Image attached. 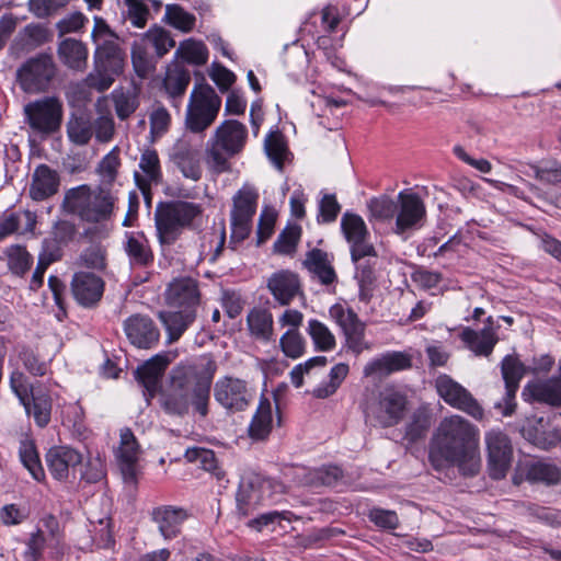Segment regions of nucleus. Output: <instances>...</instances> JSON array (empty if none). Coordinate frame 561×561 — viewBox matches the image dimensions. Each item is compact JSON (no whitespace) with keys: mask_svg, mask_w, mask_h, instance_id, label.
Segmentation results:
<instances>
[{"mask_svg":"<svg viewBox=\"0 0 561 561\" xmlns=\"http://www.w3.org/2000/svg\"><path fill=\"white\" fill-rule=\"evenodd\" d=\"M430 461L436 469L457 467L463 476H474L481 468L480 431L465 417H444L431 442Z\"/></svg>","mask_w":561,"mask_h":561,"instance_id":"1","label":"nucleus"},{"mask_svg":"<svg viewBox=\"0 0 561 561\" xmlns=\"http://www.w3.org/2000/svg\"><path fill=\"white\" fill-rule=\"evenodd\" d=\"M216 368L210 358L205 364L183 363L174 367L170 387L160 398L162 409L168 414L183 416L193 405L202 416H206Z\"/></svg>","mask_w":561,"mask_h":561,"instance_id":"2","label":"nucleus"},{"mask_svg":"<svg viewBox=\"0 0 561 561\" xmlns=\"http://www.w3.org/2000/svg\"><path fill=\"white\" fill-rule=\"evenodd\" d=\"M91 41L94 45L93 69L84 82L99 92L108 90L116 78L123 75L126 66V51L119 36L101 16L93 18Z\"/></svg>","mask_w":561,"mask_h":561,"instance_id":"3","label":"nucleus"},{"mask_svg":"<svg viewBox=\"0 0 561 561\" xmlns=\"http://www.w3.org/2000/svg\"><path fill=\"white\" fill-rule=\"evenodd\" d=\"M341 230L350 245L351 259L356 265L359 298L367 301L371 297L373 271L363 261L370 263L371 259L377 257L376 249L370 242V233L364 219L359 215L348 211L341 218Z\"/></svg>","mask_w":561,"mask_h":561,"instance_id":"4","label":"nucleus"},{"mask_svg":"<svg viewBox=\"0 0 561 561\" xmlns=\"http://www.w3.org/2000/svg\"><path fill=\"white\" fill-rule=\"evenodd\" d=\"M117 201V195L105 185L93 188L82 184L66 192L62 205L83 221L101 224L112 219Z\"/></svg>","mask_w":561,"mask_h":561,"instance_id":"5","label":"nucleus"},{"mask_svg":"<svg viewBox=\"0 0 561 561\" xmlns=\"http://www.w3.org/2000/svg\"><path fill=\"white\" fill-rule=\"evenodd\" d=\"M248 141L247 126L237 119H226L214 130L206 150L207 164L217 174L230 170L229 158L241 153Z\"/></svg>","mask_w":561,"mask_h":561,"instance_id":"6","label":"nucleus"},{"mask_svg":"<svg viewBox=\"0 0 561 561\" xmlns=\"http://www.w3.org/2000/svg\"><path fill=\"white\" fill-rule=\"evenodd\" d=\"M201 214V206L191 202L173 201L159 205L154 211V222L160 244H173Z\"/></svg>","mask_w":561,"mask_h":561,"instance_id":"7","label":"nucleus"},{"mask_svg":"<svg viewBox=\"0 0 561 561\" xmlns=\"http://www.w3.org/2000/svg\"><path fill=\"white\" fill-rule=\"evenodd\" d=\"M221 108V98L207 83L195 84L185 111V129L193 134H204L217 119Z\"/></svg>","mask_w":561,"mask_h":561,"instance_id":"8","label":"nucleus"},{"mask_svg":"<svg viewBox=\"0 0 561 561\" xmlns=\"http://www.w3.org/2000/svg\"><path fill=\"white\" fill-rule=\"evenodd\" d=\"M408 408L407 397L399 390L386 387L364 404L366 422L382 428L398 425Z\"/></svg>","mask_w":561,"mask_h":561,"instance_id":"9","label":"nucleus"},{"mask_svg":"<svg viewBox=\"0 0 561 561\" xmlns=\"http://www.w3.org/2000/svg\"><path fill=\"white\" fill-rule=\"evenodd\" d=\"M259 192L249 183L243 184L233 195L230 210L231 242H242L249 237Z\"/></svg>","mask_w":561,"mask_h":561,"instance_id":"10","label":"nucleus"},{"mask_svg":"<svg viewBox=\"0 0 561 561\" xmlns=\"http://www.w3.org/2000/svg\"><path fill=\"white\" fill-rule=\"evenodd\" d=\"M12 391L28 415L34 417L39 427L46 426L50 421L51 399L49 394L39 389H34L26 376L21 371H13L10 378Z\"/></svg>","mask_w":561,"mask_h":561,"instance_id":"11","label":"nucleus"},{"mask_svg":"<svg viewBox=\"0 0 561 561\" xmlns=\"http://www.w3.org/2000/svg\"><path fill=\"white\" fill-rule=\"evenodd\" d=\"M57 67L48 54L27 59L16 70V82L25 93L37 94L48 90Z\"/></svg>","mask_w":561,"mask_h":561,"instance_id":"12","label":"nucleus"},{"mask_svg":"<svg viewBox=\"0 0 561 561\" xmlns=\"http://www.w3.org/2000/svg\"><path fill=\"white\" fill-rule=\"evenodd\" d=\"M62 102L56 96H44L24 106L25 122L36 133L51 134L62 121Z\"/></svg>","mask_w":561,"mask_h":561,"instance_id":"13","label":"nucleus"},{"mask_svg":"<svg viewBox=\"0 0 561 561\" xmlns=\"http://www.w3.org/2000/svg\"><path fill=\"white\" fill-rule=\"evenodd\" d=\"M170 161L187 180L197 182L203 176L202 142L183 135L171 148Z\"/></svg>","mask_w":561,"mask_h":561,"instance_id":"14","label":"nucleus"},{"mask_svg":"<svg viewBox=\"0 0 561 561\" xmlns=\"http://www.w3.org/2000/svg\"><path fill=\"white\" fill-rule=\"evenodd\" d=\"M214 398L227 412L236 413L249 408L253 401L254 391L245 380L224 376L215 382Z\"/></svg>","mask_w":561,"mask_h":561,"instance_id":"15","label":"nucleus"},{"mask_svg":"<svg viewBox=\"0 0 561 561\" xmlns=\"http://www.w3.org/2000/svg\"><path fill=\"white\" fill-rule=\"evenodd\" d=\"M329 316L341 328L346 345L353 353L358 355L370 348L365 341V323L353 309L343 304H335L330 307Z\"/></svg>","mask_w":561,"mask_h":561,"instance_id":"16","label":"nucleus"},{"mask_svg":"<svg viewBox=\"0 0 561 561\" xmlns=\"http://www.w3.org/2000/svg\"><path fill=\"white\" fill-rule=\"evenodd\" d=\"M438 396L450 407L460 410L476 420H482L483 409L472 394L448 375H439L435 380Z\"/></svg>","mask_w":561,"mask_h":561,"instance_id":"17","label":"nucleus"},{"mask_svg":"<svg viewBox=\"0 0 561 561\" xmlns=\"http://www.w3.org/2000/svg\"><path fill=\"white\" fill-rule=\"evenodd\" d=\"M397 198L398 210L394 217L393 232L401 236L407 231L422 227L426 216V208L422 198L416 193L409 191L400 192Z\"/></svg>","mask_w":561,"mask_h":561,"instance_id":"18","label":"nucleus"},{"mask_svg":"<svg viewBox=\"0 0 561 561\" xmlns=\"http://www.w3.org/2000/svg\"><path fill=\"white\" fill-rule=\"evenodd\" d=\"M490 476L493 479L505 477L512 460V445L506 434L491 430L485 434Z\"/></svg>","mask_w":561,"mask_h":561,"instance_id":"19","label":"nucleus"},{"mask_svg":"<svg viewBox=\"0 0 561 561\" xmlns=\"http://www.w3.org/2000/svg\"><path fill=\"white\" fill-rule=\"evenodd\" d=\"M525 371V366L512 355L505 356L502 360V376L506 393L501 402L495 403L494 408L500 410L504 416H510L515 411V394Z\"/></svg>","mask_w":561,"mask_h":561,"instance_id":"20","label":"nucleus"},{"mask_svg":"<svg viewBox=\"0 0 561 561\" xmlns=\"http://www.w3.org/2000/svg\"><path fill=\"white\" fill-rule=\"evenodd\" d=\"M123 327L128 341L138 348L148 350L159 342V329L148 316L131 314L124 321Z\"/></svg>","mask_w":561,"mask_h":561,"instance_id":"21","label":"nucleus"},{"mask_svg":"<svg viewBox=\"0 0 561 561\" xmlns=\"http://www.w3.org/2000/svg\"><path fill=\"white\" fill-rule=\"evenodd\" d=\"M164 300L169 307L196 311L201 300L197 282L192 277L174 278L164 291Z\"/></svg>","mask_w":561,"mask_h":561,"instance_id":"22","label":"nucleus"},{"mask_svg":"<svg viewBox=\"0 0 561 561\" xmlns=\"http://www.w3.org/2000/svg\"><path fill=\"white\" fill-rule=\"evenodd\" d=\"M273 486L270 479L259 476L243 478L237 492V506L242 515H248L256 505L271 496L268 492Z\"/></svg>","mask_w":561,"mask_h":561,"instance_id":"23","label":"nucleus"},{"mask_svg":"<svg viewBox=\"0 0 561 561\" xmlns=\"http://www.w3.org/2000/svg\"><path fill=\"white\" fill-rule=\"evenodd\" d=\"M410 355L403 352H387L368 360L363 368V375L367 378L382 379L391 374L411 367Z\"/></svg>","mask_w":561,"mask_h":561,"instance_id":"24","label":"nucleus"},{"mask_svg":"<svg viewBox=\"0 0 561 561\" xmlns=\"http://www.w3.org/2000/svg\"><path fill=\"white\" fill-rule=\"evenodd\" d=\"M267 288L280 306H288L297 296H302L299 276L288 270L273 273L267 279Z\"/></svg>","mask_w":561,"mask_h":561,"instance_id":"25","label":"nucleus"},{"mask_svg":"<svg viewBox=\"0 0 561 561\" xmlns=\"http://www.w3.org/2000/svg\"><path fill=\"white\" fill-rule=\"evenodd\" d=\"M139 446L129 428L121 431V443L117 450V460L123 479L126 483L135 484L138 476Z\"/></svg>","mask_w":561,"mask_h":561,"instance_id":"26","label":"nucleus"},{"mask_svg":"<svg viewBox=\"0 0 561 561\" xmlns=\"http://www.w3.org/2000/svg\"><path fill=\"white\" fill-rule=\"evenodd\" d=\"M71 291L78 304L83 307H92L103 296L104 282L93 273L79 272L72 277Z\"/></svg>","mask_w":561,"mask_h":561,"instance_id":"27","label":"nucleus"},{"mask_svg":"<svg viewBox=\"0 0 561 561\" xmlns=\"http://www.w3.org/2000/svg\"><path fill=\"white\" fill-rule=\"evenodd\" d=\"M82 455L69 446H54L46 454L49 472L57 480H66L71 468L82 462Z\"/></svg>","mask_w":561,"mask_h":561,"instance_id":"28","label":"nucleus"},{"mask_svg":"<svg viewBox=\"0 0 561 561\" xmlns=\"http://www.w3.org/2000/svg\"><path fill=\"white\" fill-rule=\"evenodd\" d=\"M169 365V360L164 355H156L136 370L138 382L145 388L144 396L149 402L156 394L160 379Z\"/></svg>","mask_w":561,"mask_h":561,"instance_id":"29","label":"nucleus"},{"mask_svg":"<svg viewBox=\"0 0 561 561\" xmlns=\"http://www.w3.org/2000/svg\"><path fill=\"white\" fill-rule=\"evenodd\" d=\"M151 518L157 524L161 536L169 540L180 534L181 526L187 518V513L181 507L162 505L152 510Z\"/></svg>","mask_w":561,"mask_h":561,"instance_id":"30","label":"nucleus"},{"mask_svg":"<svg viewBox=\"0 0 561 561\" xmlns=\"http://www.w3.org/2000/svg\"><path fill=\"white\" fill-rule=\"evenodd\" d=\"M58 187L59 176L57 172L46 164H41L34 170L28 194L33 201L41 202L55 195Z\"/></svg>","mask_w":561,"mask_h":561,"instance_id":"31","label":"nucleus"},{"mask_svg":"<svg viewBox=\"0 0 561 561\" xmlns=\"http://www.w3.org/2000/svg\"><path fill=\"white\" fill-rule=\"evenodd\" d=\"M57 55L60 62L71 70L83 71L87 68L89 50L85 43L80 39H62L58 44Z\"/></svg>","mask_w":561,"mask_h":561,"instance_id":"32","label":"nucleus"},{"mask_svg":"<svg viewBox=\"0 0 561 561\" xmlns=\"http://www.w3.org/2000/svg\"><path fill=\"white\" fill-rule=\"evenodd\" d=\"M123 244L131 265L144 267L153 262V253L144 232H126Z\"/></svg>","mask_w":561,"mask_h":561,"instance_id":"33","label":"nucleus"},{"mask_svg":"<svg viewBox=\"0 0 561 561\" xmlns=\"http://www.w3.org/2000/svg\"><path fill=\"white\" fill-rule=\"evenodd\" d=\"M158 318L164 325L168 343L176 342L187 328L194 322L196 312L193 309H179L178 311H160Z\"/></svg>","mask_w":561,"mask_h":561,"instance_id":"34","label":"nucleus"},{"mask_svg":"<svg viewBox=\"0 0 561 561\" xmlns=\"http://www.w3.org/2000/svg\"><path fill=\"white\" fill-rule=\"evenodd\" d=\"M304 265L322 285L329 286L335 283L336 273L327 252L319 249L309 251Z\"/></svg>","mask_w":561,"mask_h":561,"instance_id":"35","label":"nucleus"},{"mask_svg":"<svg viewBox=\"0 0 561 561\" xmlns=\"http://www.w3.org/2000/svg\"><path fill=\"white\" fill-rule=\"evenodd\" d=\"M37 529H43L47 540H49V558L60 559L67 552L68 547L64 540V533L58 519L54 515L47 514L41 518Z\"/></svg>","mask_w":561,"mask_h":561,"instance_id":"36","label":"nucleus"},{"mask_svg":"<svg viewBox=\"0 0 561 561\" xmlns=\"http://www.w3.org/2000/svg\"><path fill=\"white\" fill-rule=\"evenodd\" d=\"M461 340L478 356H489L497 342V337L491 328H484L480 331L466 328L461 332Z\"/></svg>","mask_w":561,"mask_h":561,"instance_id":"37","label":"nucleus"},{"mask_svg":"<svg viewBox=\"0 0 561 561\" xmlns=\"http://www.w3.org/2000/svg\"><path fill=\"white\" fill-rule=\"evenodd\" d=\"M190 81V73L182 66L173 64L168 67L163 80V88L169 98L172 99L174 106H179L178 99L185 93Z\"/></svg>","mask_w":561,"mask_h":561,"instance_id":"38","label":"nucleus"},{"mask_svg":"<svg viewBox=\"0 0 561 561\" xmlns=\"http://www.w3.org/2000/svg\"><path fill=\"white\" fill-rule=\"evenodd\" d=\"M247 323L252 336L268 342L274 336V320L270 310L263 308L252 309L247 317Z\"/></svg>","mask_w":561,"mask_h":561,"instance_id":"39","label":"nucleus"},{"mask_svg":"<svg viewBox=\"0 0 561 561\" xmlns=\"http://www.w3.org/2000/svg\"><path fill=\"white\" fill-rule=\"evenodd\" d=\"M139 168L145 176L135 172V181L138 187L145 193L152 182L158 183L161 179L160 160L156 150L147 149L141 153Z\"/></svg>","mask_w":561,"mask_h":561,"instance_id":"40","label":"nucleus"},{"mask_svg":"<svg viewBox=\"0 0 561 561\" xmlns=\"http://www.w3.org/2000/svg\"><path fill=\"white\" fill-rule=\"evenodd\" d=\"M526 389L535 400L561 407V379L554 377L545 381L529 383Z\"/></svg>","mask_w":561,"mask_h":561,"instance_id":"41","label":"nucleus"},{"mask_svg":"<svg viewBox=\"0 0 561 561\" xmlns=\"http://www.w3.org/2000/svg\"><path fill=\"white\" fill-rule=\"evenodd\" d=\"M272 423V404L267 399H262L249 426L250 437L256 440L266 438L271 433Z\"/></svg>","mask_w":561,"mask_h":561,"instance_id":"42","label":"nucleus"},{"mask_svg":"<svg viewBox=\"0 0 561 561\" xmlns=\"http://www.w3.org/2000/svg\"><path fill=\"white\" fill-rule=\"evenodd\" d=\"M175 56L187 64L202 66L207 62L208 49L203 42L190 38L180 44Z\"/></svg>","mask_w":561,"mask_h":561,"instance_id":"43","label":"nucleus"},{"mask_svg":"<svg viewBox=\"0 0 561 561\" xmlns=\"http://www.w3.org/2000/svg\"><path fill=\"white\" fill-rule=\"evenodd\" d=\"M264 149L272 163L282 170L289 154L284 136L279 131L270 133L265 138Z\"/></svg>","mask_w":561,"mask_h":561,"instance_id":"44","label":"nucleus"},{"mask_svg":"<svg viewBox=\"0 0 561 561\" xmlns=\"http://www.w3.org/2000/svg\"><path fill=\"white\" fill-rule=\"evenodd\" d=\"M4 255L8 268L18 276H23L32 266L33 256L20 244H13L5 249Z\"/></svg>","mask_w":561,"mask_h":561,"instance_id":"45","label":"nucleus"},{"mask_svg":"<svg viewBox=\"0 0 561 561\" xmlns=\"http://www.w3.org/2000/svg\"><path fill=\"white\" fill-rule=\"evenodd\" d=\"M350 367L345 363L334 365L329 373V381L319 385L312 393L316 398L325 399L336 392L347 377Z\"/></svg>","mask_w":561,"mask_h":561,"instance_id":"46","label":"nucleus"},{"mask_svg":"<svg viewBox=\"0 0 561 561\" xmlns=\"http://www.w3.org/2000/svg\"><path fill=\"white\" fill-rule=\"evenodd\" d=\"M111 99L121 121L127 119L139 105L137 94L131 90L115 89L111 93Z\"/></svg>","mask_w":561,"mask_h":561,"instance_id":"47","label":"nucleus"},{"mask_svg":"<svg viewBox=\"0 0 561 561\" xmlns=\"http://www.w3.org/2000/svg\"><path fill=\"white\" fill-rule=\"evenodd\" d=\"M307 332L310 335L317 350L322 352L331 351L335 347V336L331 330L317 319L308 321Z\"/></svg>","mask_w":561,"mask_h":561,"instance_id":"48","label":"nucleus"},{"mask_svg":"<svg viewBox=\"0 0 561 561\" xmlns=\"http://www.w3.org/2000/svg\"><path fill=\"white\" fill-rule=\"evenodd\" d=\"M19 455L23 466L30 471L36 481L45 477L35 445L31 440H22L19 447Z\"/></svg>","mask_w":561,"mask_h":561,"instance_id":"49","label":"nucleus"},{"mask_svg":"<svg viewBox=\"0 0 561 561\" xmlns=\"http://www.w3.org/2000/svg\"><path fill=\"white\" fill-rule=\"evenodd\" d=\"M106 99H99L95 107L100 116L94 123L95 137L99 141H110L114 135V119L110 112L106 110Z\"/></svg>","mask_w":561,"mask_h":561,"instance_id":"50","label":"nucleus"},{"mask_svg":"<svg viewBox=\"0 0 561 561\" xmlns=\"http://www.w3.org/2000/svg\"><path fill=\"white\" fill-rule=\"evenodd\" d=\"M341 478L342 470L339 467L327 466L318 469L308 470L304 482L311 486H332L335 485Z\"/></svg>","mask_w":561,"mask_h":561,"instance_id":"51","label":"nucleus"},{"mask_svg":"<svg viewBox=\"0 0 561 561\" xmlns=\"http://www.w3.org/2000/svg\"><path fill=\"white\" fill-rule=\"evenodd\" d=\"M527 479L533 482L557 484L561 480V469L551 463L535 462L528 468Z\"/></svg>","mask_w":561,"mask_h":561,"instance_id":"52","label":"nucleus"},{"mask_svg":"<svg viewBox=\"0 0 561 561\" xmlns=\"http://www.w3.org/2000/svg\"><path fill=\"white\" fill-rule=\"evenodd\" d=\"M279 347L285 356L297 359L306 352V341L300 332L287 330L279 339Z\"/></svg>","mask_w":561,"mask_h":561,"instance_id":"53","label":"nucleus"},{"mask_svg":"<svg viewBox=\"0 0 561 561\" xmlns=\"http://www.w3.org/2000/svg\"><path fill=\"white\" fill-rule=\"evenodd\" d=\"M62 424L76 434L82 435L85 431L84 411L78 402L64 404L61 408Z\"/></svg>","mask_w":561,"mask_h":561,"instance_id":"54","label":"nucleus"},{"mask_svg":"<svg viewBox=\"0 0 561 561\" xmlns=\"http://www.w3.org/2000/svg\"><path fill=\"white\" fill-rule=\"evenodd\" d=\"M369 215L376 220H391L396 217L398 210L397 202L388 196L371 198L367 204Z\"/></svg>","mask_w":561,"mask_h":561,"instance_id":"55","label":"nucleus"},{"mask_svg":"<svg viewBox=\"0 0 561 561\" xmlns=\"http://www.w3.org/2000/svg\"><path fill=\"white\" fill-rule=\"evenodd\" d=\"M165 19L170 25L185 33L192 31L196 22L195 16L179 4L167 5Z\"/></svg>","mask_w":561,"mask_h":561,"instance_id":"56","label":"nucleus"},{"mask_svg":"<svg viewBox=\"0 0 561 561\" xmlns=\"http://www.w3.org/2000/svg\"><path fill=\"white\" fill-rule=\"evenodd\" d=\"M49 540L43 529H36L30 535L25 541V550L23 552L24 561H39L43 558L45 549H48Z\"/></svg>","mask_w":561,"mask_h":561,"instance_id":"57","label":"nucleus"},{"mask_svg":"<svg viewBox=\"0 0 561 561\" xmlns=\"http://www.w3.org/2000/svg\"><path fill=\"white\" fill-rule=\"evenodd\" d=\"M121 165L119 153L117 149L111 150L99 163L98 173L102 179V185L108 187L117 176Z\"/></svg>","mask_w":561,"mask_h":561,"instance_id":"58","label":"nucleus"},{"mask_svg":"<svg viewBox=\"0 0 561 561\" xmlns=\"http://www.w3.org/2000/svg\"><path fill=\"white\" fill-rule=\"evenodd\" d=\"M144 41L152 45L158 56L165 55L171 48L175 46L174 39L170 36L169 32L161 27L150 28L144 36Z\"/></svg>","mask_w":561,"mask_h":561,"instance_id":"59","label":"nucleus"},{"mask_svg":"<svg viewBox=\"0 0 561 561\" xmlns=\"http://www.w3.org/2000/svg\"><path fill=\"white\" fill-rule=\"evenodd\" d=\"M67 134L73 144L87 145L93 135L92 124L82 117L75 118L68 123Z\"/></svg>","mask_w":561,"mask_h":561,"instance_id":"60","label":"nucleus"},{"mask_svg":"<svg viewBox=\"0 0 561 561\" xmlns=\"http://www.w3.org/2000/svg\"><path fill=\"white\" fill-rule=\"evenodd\" d=\"M299 239L300 228L289 227L278 236L274 243V250L284 255L293 254L296 251Z\"/></svg>","mask_w":561,"mask_h":561,"instance_id":"61","label":"nucleus"},{"mask_svg":"<svg viewBox=\"0 0 561 561\" xmlns=\"http://www.w3.org/2000/svg\"><path fill=\"white\" fill-rule=\"evenodd\" d=\"M185 458L190 462L199 465L206 471H214L217 468L215 453L202 447L187 448Z\"/></svg>","mask_w":561,"mask_h":561,"instance_id":"62","label":"nucleus"},{"mask_svg":"<svg viewBox=\"0 0 561 561\" xmlns=\"http://www.w3.org/2000/svg\"><path fill=\"white\" fill-rule=\"evenodd\" d=\"M431 426V416L426 411H416L407 426V437L414 442L425 435Z\"/></svg>","mask_w":561,"mask_h":561,"instance_id":"63","label":"nucleus"},{"mask_svg":"<svg viewBox=\"0 0 561 561\" xmlns=\"http://www.w3.org/2000/svg\"><path fill=\"white\" fill-rule=\"evenodd\" d=\"M92 526L89 531L91 533V539L98 547H107L112 541L111 534V520L108 517H103L94 522L90 519Z\"/></svg>","mask_w":561,"mask_h":561,"instance_id":"64","label":"nucleus"}]
</instances>
